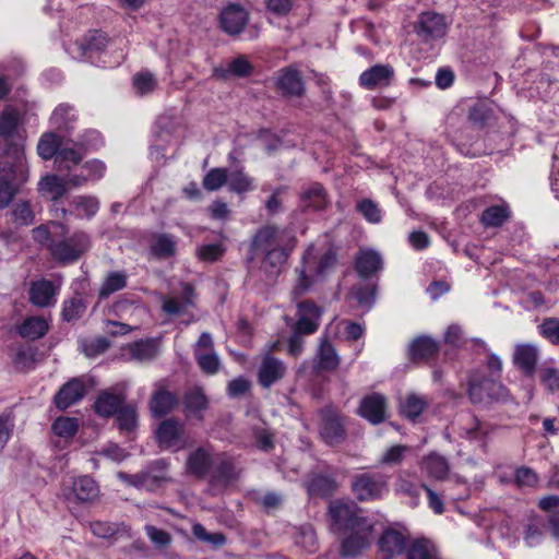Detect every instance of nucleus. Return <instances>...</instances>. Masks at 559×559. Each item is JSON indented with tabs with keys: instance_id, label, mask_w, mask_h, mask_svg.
I'll return each instance as SVG.
<instances>
[{
	"instance_id": "41",
	"label": "nucleus",
	"mask_w": 559,
	"mask_h": 559,
	"mask_svg": "<svg viewBox=\"0 0 559 559\" xmlns=\"http://www.w3.org/2000/svg\"><path fill=\"white\" fill-rule=\"evenodd\" d=\"M227 185L230 191L241 194L254 189V179L245 174L243 169H237L228 173Z\"/></svg>"
},
{
	"instance_id": "7",
	"label": "nucleus",
	"mask_w": 559,
	"mask_h": 559,
	"mask_svg": "<svg viewBox=\"0 0 559 559\" xmlns=\"http://www.w3.org/2000/svg\"><path fill=\"white\" fill-rule=\"evenodd\" d=\"M453 428L459 436L467 437L480 445H485L486 438L491 432V426L488 423L479 420L471 413L461 414L453 423Z\"/></svg>"
},
{
	"instance_id": "22",
	"label": "nucleus",
	"mask_w": 559,
	"mask_h": 559,
	"mask_svg": "<svg viewBox=\"0 0 559 559\" xmlns=\"http://www.w3.org/2000/svg\"><path fill=\"white\" fill-rule=\"evenodd\" d=\"M382 269L380 253L372 249H361L356 257V271L360 277L367 278Z\"/></svg>"
},
{
	"instance_id": "64",
	"label": "nucleus",
	"mask_w": 559,
	"mask_h": 559,
	"mask_svg": "<svg viewBox=\"0 0 559 559\" xmlns=\"http://www.w3.org/2000/svg\"><path fill=\"white\" fill-rule=\"evenodd\" d=\"M550 188L555 197L559 199V142L555 147L552 156V167L550 173Z\"/></svg>"
},
{
	"instance_id": "61",
	"label": "nucleus",
	"mask_w": 559,
	"mask_h": 559,
	"mask_svg": "<svg viewBox=\"0 0 559 559\" xmlns=\"http://www.w3.org/2000/svg\"><path fill=\"white\" fill-rule=\"evenodd\" d=\"M539 378L548 391L559 390V370L557 368L543 366L539 370Z\"/></svg>"
},
{
	"instance_id": "63",
	"label": "nucleus",
	"mask_w": 559,
	"mask_h": 559,
	"mask_svg": "<svg viewBox=\"0 0 559 559\" xmlns=\"http://www.w3.org/2000/svg\"><path fill=\"white\" fill-rule=\"evenodd\" d=\"M353 488L355 490L358 489H378V487L382 486L381 477L379 475L365 473L358 475L354 483Z\"/></svg>"
},
{
	"instance_id": "52",
	"label": "nucleus",
	"mask_w": 559,
	"mask_h": 559,
	"mask_svg": "<svg viewBox=\"0 0 559 559\" xmlns=\"http://www.w3.org/2000/svg\"><path fill=\"white\" fill-rule=\"evenodd\" d=\"M116 414L120 430L131 432L136 427L138 414L134 406H122Z\"/></svg>"
},
{
	"instance_id": "20",
	"label": "nucleus",
	"mask_w": 559,
	"mask_h": 559,
	"mask_svg": "<svg viewBox=\"0 0 559 559\" xmlns=\"http://www.w3.org/2000/svg\"><path fill=\"white\" fill-rule=\"evenodd\" d=\"M538 356L539 350L537 346L533 344H519L514 349L513 362L525 374L532 376L535 372Z\"/></svg>"
},
{
	"instance_id": "34",
	"label": "nucleus",
	"mask_w": 559,
	"mask_h": 559,
	"mask_svg": "<svg viewBox=\"0 0 559 559\" xmlns=\"http://www.w3.org/2000/svg\"><path fill=\"white\" fill-rule=\"evenodd\" d=\"M510 216V209L506 203L491 205L484 210L480 222L485 227H499Z\"/></svg>"
},
{
	"instance_id": "13",
	"label": "nucleus",
	"mask_w": 559,
	"mask_h": 559,
	"mask_svg": "<svg viewBox=\"0 0 559 559\" xmlns=\"http://www.w3.org/2000/svg\"><path fill=\"white\" fill-rule=\"evenodd\" d=\"M156 439L160 448L180 449L183 447L182 425L177 420L167 419L156 429Z\"/></svg>"
},
{
	"instance_id": "42",
	"label": "nucleus",
	"mask_w": 559,
	"mask_h": 559,
	"mask_svg": "<svg viewBox=\"0 0 559 559\" xmlns=\"http://www.w3.org/2000/svg\"><path fill=\"white\" fill-rule=\"evenodd\" d=\"M252 66L245 56H239L231 60L227 69L216 68L214 70L215 75L226 79L228 74L235 76H247L251 73Z\"/></svg>"
},
{
	"instance_id": "14",
	"label": "nucleus",
	"mask_w": 559,
	"mask_h": 559,
	"mask_svg": "<svg viewBox=\"0 0 559 559\" xmlns=\"http://www.w3.org/2000/svg\"><path fill=\"white\" fill-rule=\"evenodd\" d=\"M128 478V484L132 486H168L171 484V479L167 475L164 460L156 461L145 474L141 476H130Z\"/></svg>"
},
{
	"instance_id": "59",
	"label": "nucleus",
	"mask_w": 559,
	"mask_h": 559,
	"mask_svg": "<svg viewBox=\"0 0 559 559\" xmlns=\"http://www.w3.org/2000/svg\"><path fill=\"white\" fill-rule=\"evenodd\" d=\"M194 357L203 372L215 374L219 370L221 361L215 350L198 354Z\"/></svg>"
},
{
	"instance_id": "44",
	"label": "nucleus",
	"mask_w": 559,
	"mask_h": 559,
	"mask_svg": "<svg viewBox=\"0 0 559 559\" xmlns=\"http://www.w3.org/2000/svg\"><path fill=\"white\" fill-rule=\"evenodd\" d=\"M74 213L80 218H91L99 210V202L95 197L80 195L73 199Z\"/></svg>"
},
{
	"instance_id": "2",
	"label": "nucleus",
	"mask_w": 559,
	"mask_h": 559,
	"mask_svg": "<svg viewBox=\"0 0 559 559\" xmlns=\"http://www.w3.org/2000/svg\"><path fill=\"white\" fill-rule=\"evenodd\" d=\"M297 245L295 235L274 225H265L252 237L250 251L261 257V267L272 276L278 275Z\"/></svg>"
},
{
	"instance_id": "28",
	"label": "nucleus",
	"mask_w": 559,
	"mask_h": 559,
	"mask_svg": "<svg viewBox=\"0 0 559 559\" xmlns=\"http://www.w3.org/2000/svg\"><path fill=\"white\" fill-rule=\"evenodd\" d=\"M68 185H71L69 178L63 179L56 175H49L38 182V191L43 197L57 201L67 192Z\"/></svg>"
},
{
	"instance_id": "11",
	"label": "nucleus",
	"mask_w": 559,
	"mask_h": 559,
	"mask_svg": "<svg viewBox=\"0 0 559 559\" xmlns=\"http://www.w3.org/2000/svg\"><path fill=\"white\" fill-rule=\"evenodd\" d=\"M448 24L443 15L424 12L418 21L416 32L425 40L441 38L445 35Z\"/></svg>"
},
{
	"instance_id": "39",
	"label": "nucleus",
	"mask_w": 559,
	"mask_h": 559,
	"mask_svg": "<svg viewBox=\"0 0 559 559\" xmlns=\"http://www.w3.org/2000/svg\"><path fill=\"white\" fill-rule=\"evenodd\" d=\"M437 343L432 338L426 336L416 338L411 344L409 348L413 360L427 359L433 356L437 353Z\"/></svg>"
},
{
	"instance_id": "36",
	"label": "nucleus",
	"mask_w": 559,
	"mask_h": 559,
	"mask_svg": "<svg viewBox=\"0 0 559 559\" xmlns=\"http://www.w3.org/2000/svg\"><path fill=\"white\" fill-rule=\"evenodd\" d=\"M128 275L126 272L114 271L107 274L100 288L99 298L106 299L111 294L123 289L127 286Z\"/></svg>"
},
{
	"instance_id": "60",
	"label": "nucleus",
	"mask_w": 559,
	"mask_h": 559,
	"mask_svg": "<svg viewBox=\"0 0 559 559\" xmlns=\"http://www.w3.org/2000/svg\"><path fill=\"white\" fill-rule=\"evenodd\" d=\"M353 297L358 305L369 310L374 304V288L369 286H355L352 290Z\"/></svg>"
},
{
	"instance_id": "32",
	"label": "nucleus",
	"mask_w": 559,
	"mask_h": 559,
	"mask_svg": "<svg viewBox=\"0 0 559 559\" xmlns=\"http://www.w3.org/2000/svg\"><path fill=\"white\" fill-rule=\"evenodd\" d=\"M48 331V323L43 317H29L19 326V334L24 338L37 340Z\"/></svg>"
},
{
	"instance_id": "3",
	"label": "nucleus",
	"mask_w": 559,
	"mask_h": 559,
	"mask_svg": "<svg viewBox=\"0 0 559 559\" xmlns=\"http://www.w3.org/2000/svg\"><path fill=\"white\" fill-rule=\"evenodd\" d=\"M336 253L328 243L308 246L297 267V282L293 289L295 296L307 293L314 284L322 282L334 269Z\"/></svg>"
},
{
	"instance_id": "26",
	"label": "nucleus",
	"mask_w": 559,
	"mask_h": 559,
	"mask_svg": "<svg viewBox=\"0 0 559 559\" xmlns=\"http://www.w3.org/2000/svg\"><path fill=\"white\" fill-rule=\"evenodd\" d=\"M123 402L124 395L122 393L104 391L95 401V412L103 417H109L116 414L120 407H122Z\"/></svg>"
},
{
	"instance_id": "40",
	"label": "nucleus",
	"mask_w": 559,
	"mask_h": 559,
	"mask_svg": "<svg viewBox=\"0 0 559 559\" xmlns=\"http://www.w3.org/2000/svg\"><path fill=\"white\" fill-rule=\"evenodd\" d=\"M176 238L168 234L156 235L152 241V253L158 258H169L176 252Z\"/></svg>"
},
{
	"instance_id": "58",
	"label": "nucleus",
	"mask_w": 559,
	"mask_h": 559,
	"mask_svg": "<svg viewBox=\"0 0 559 559\" xmlns=\"http://www.w3.org/2000/svg\"><path fill=\"white\" fill-rule=\"evenodd\" d=\"M538 481L536 472L527 466H520L514 472V484L519 487H536Z\"/></svg>"
},
{
	"instance_id": "45",
	"label": "nucleus",
	"mask_w": 559,
	"mask_h": 559,
	"mask_svg": "<svg viewBox=\"0 0 559 559\" xmlns=\"http://www.w3.org/2000/svg\"><path fill=\"white\" fill-rule=\"evenodd\" d=\"M185 406L190 415L201 418L200 412L207 407V399L200 388H195L186 393Z\"/></svg>"
},
{
	"instance_id": "25",
	"label": "nucleus",
	"mask_w": 559,
	"mask_h": 559,
	"mask_svg": "<svg viewBox=\"0 0 559 559\" xmlns=\"http://www.w3.org/2000/svg\"><path fill=\"white\" fill-rule=\"evenodd\" d=\"M215 462V455H212L204 448H199L189 455L187 467L191 474L195 476H204L212 472V467Z\"/></svg>"
},
{
	"instance_id": "19",
	"label": "nucleus",
	"mask_w": 559,
	"mask_h": 559,
	"mask_svg": "<svg viewBox=\"0 0 559 559\" xmlns=\"http://www.w3.org/2000/svg\"><path fill=\"white\" fill-rule=\"evenodd\" d=\"M298 320L296 328L298 332L311 334L316 332L319 326L321 310L312 301H304L297 305Z\"/></svg>"
},
{
	"instance_id": "1",
	"label": "nucleus",
	"mask_w": 559,
	"mask_h": 559,
	"mask_svg": "<svg viewBox=\"0 0 559 559\" xmlns=\"http://www.w3.org/2000/svg\"><path fill=\"white\" fill-rule=\"evenodd\" d=\"M330 528L342 536L341 555L355 558L369 548L374 538V521L353 501L336 500L329 507Z\"/></svg>"
},
{
	"instance_id": "33",
	"label": "nucleus",
	"mask_w": 559,
	"mask_h": 559,
	"mask_svg": "<svg viewBox=\"0 0 559 559\" xmlns=\"http://www.w3.org/2000/svg\"><path fill=\"white\" fill-rule=\"evenodd\" d=\"M175 404V395L160 389L153 394L150 401V409L153 416L162 417L170 412Z\"/></svg>"
},
{
	"instance_id": "43",
	"label": "nucleus",
	"mask_w": 559,
	"mask_h": 559,
	"mask_svg": "<svg viewBox=\"0 0 559 559\" xmlns=\"http://www.w3.org/2000/svg\"><path fill=\"white\" fill-rule=\"evenodd\" d=\"M215 461L212 472L210 473L212 477L223 483H227L237 476V472L231 460L222 455H215Z\"/></svg>"
},
{
	"instance_id": "27",
	"label": "nucleus",
	"mask_w": 559,
	"mask_h": 559,
	"mask_svg": "<svg viewBox=\"0 0 559 559\" xmlns=\"http://www.w3.org/2000/svg\"><path fill=\"white\" fill-rule=\"evenodd\" d=\"M106 166L98 159L86 162L81 168L80 174L69 177L71 186L79 187L86 181H96L105 175Z\"/></svg>"
},
{
	"instance_id": "24",
	"label": "nucleus",
	"mask_w": 559,
	"mask_h": 559,
	"mask_svg": "<svg viewBox=\"0 0 559 559\" xmlns=\"http://www.w3.org/2000/svg\"><path fill=\"white\" fill-rule=\"evenodd\" d=\"M182 296L167 297L163 300V310L168 314H180L183 313L190 306H193L194 288L188 283L181 284Z\"/></svg>"
},
{
	"instance_id": "9",
	"label": "nucleus",
	"mask_w": 559,
	"mask_h": 559,
	"mask_svg": "<svg viewBox=\"0 0 559 559\" xmlns=\"http://www.w3.org/2000/svg\"><path fill=\"white\" fill-rule=\"evenodd\" d=\"M249 21V13L239 4H229L219 14V26L228 35L240 34Z\"/></svg>"
},
{
	"instance_id": "10",
	"label": "nucleus",
	"mask_w": 559,
	"mask_h": 559,
	"mask_svg": "<svg viewBox=\"0 0 559 559\" xmlns=\"http://www.w3.org/2000/svg\"><path fill=\"white\" fill-rule=\"evenodd\" d=\"M286 373L283 360L264 353L258 371V381L263 388H270L280 381Z\"/></svg>"
},
{
	"instance_id": "48",
	"label": "nucleus",
	"mask_w": 559,
	"mask_h": 559,
	"mask_svg": "<svg viewBox=\"0 0 559 559\" xmlns=\"http://www.w3.org/2000/svg\"><path fill=\"white\" fill-rule=\"evenodd\" d=\"M130 353L140 361L151 360L157 355L158 345L153 340L139 341L131 345Z\"/></svg>"
},
{
	"instance_id": "16",
	"label": "nucleus",
	"mask_w": 559,
	"mask_h": 559,
	"mask_svg": "<svg viewBox=\"0 0 559 559\" xmlns=\"http://www.w3.org/2000/svg\"><path fill=\"white\" fill-rule=\"evenodd\" d=\"M276 85L286 96H301L305 92L300 72L293 66L278 71Z\"/></svg>"
},
{
	"instance_id": "57",
	"label": "nucleus",
	"mask_w": 559,
	"mask_h": 559,
	"mask_svg": "<svg viewBox=\"0 0 559 559\" xmlns=\"http://www.w3.org/2000/svg\"><path fill=\"white\" fill-rule=\"evenodd\" d=\"M133 86L139 95H147L156 87L155 76L150 72H140L133 76Z\"/></svg>"
},
{
	"instance_id": "30",
	"label": "nucleus",
	"mask_w": 559,
	"mask_h": 559,
	"mask_svg": "<svg viewBox=\"0 0 559 559\" xmlns=\"http://www.w3.org/2000/svg\"><path fill=\"white\" fill-rule=\"evenodd\" d=\"M340 364L338 355L332 344L323 340L320 343L316 357V368L323 370H333Z\"/></svg>"
},
{
	"instance_id": "5",
	"label": "nucleus",
	"mask_w": 559,
	"mask_h": 559,
	"mask_svg": "<svg viewBox=\"0 0 559 559\" xmlns=\"http://www.w3.org/2000/svg\"><path fill=\"white\" fill-rule=\"evenodd\" d=\"M487 369L489 371L488 377H478L477 373H473L468 380V395L473 403H480L485 399H492L495 396V389H502L497 383L502 371V361L500 357L490 353L487 358Z\"/></svg>"
},
{
	"instance_id": "35",
	"label": "nucleus",
	"mask_w": 559,
	"mask_h": 559,
	"mask_svg": "<svg viewBox=\"0 0 559 559\" xmlns=\"http://www.w3.org/2000/svg\"><path fill=\"white\" fill-rule=\"evenodd\" d=\"M61 138L56 132H46L44 133L37 144V153L38 155L45 159L49 160L52 157L56 158L57 154L61 148Z\"/></svg>"
},
{
	"instance_id": "23",
	"label": "nucleus",
	"mask_w": 559,
	"mask_h": 559,
	"mask_svg": "<svg viewBox=\"0 0 559 559\" xmlns=\"http://www.w3.org/2000/svg\"><path fill=\"white\" fill-rule=\"evenodd\" d=\"M320 435L322 440L329 445L337 444L344 440L343 425L336 414H324Z\"/></svg>"
},
{
	"instance_id": "53",
	"label": "nucleus",
	"mask_w": 559,
	"mask_h": 559,
	"mask_svg": "<svg viewBox=\"0 0 559 559\" xmlns=\"http://www.w3.org/2000/svg\"><path fill=\"white\" fill-rule=\"evenodd\" d=\"M12 218L17 226L32 225L35 221V214L28 202L21 201L15 203L12 210Z\"/></svg>"
},
{
	"instance_id": "15",
	"label": "nucleus",
	"mask_w": 559,
	"mask_h": 559,
	"mask_svg": "<svg viewBox=\"0 0 559 559\" xmlns=\"http://www.w3.org/2000/svg\"><path fill=\"white\" fill-rule=\"evenodd\" d=\"M378 545L383 558L392 559L404 551L406 537L403 532L390 527L381 534Z\"/></svg>"
},
{
	"instance_id": "62",
	"label": "nucleus",
	"mask_w": 559,
	"mask_h": 559,
	"mask_svg": "<svg viewBox=\"0 0 559 559\" xmlns=\"http://www.w3.org/2000/svg\"><path fill=\"white\" fill-rule=\"evenodd\" d=\"M192 533L193 535L202 540V542H205V543H209V544H212L214 546H222L225 544L226 542V538L223 534L221 533H207L206 530L204 528L203 525H201L200 523H195L193 526H192Z\"/></svg>"
},
{
	"instance_id": "55",
	"label": "nucleus",
	"mask_w": 559,
	"mask_h": 559,
	"mask_svg": "<svg viewBox=\"0 0 559 559\" xmlns=\"http://www.w3.org/2000/svg\"><path fill=\"white\" fill-rule=\"evenodd\" d=\"M357 211L364 218L371 224H379L382 219V213L376 202L370 199H364L357 203Z\"/></svg>"
},
{
	"instance_id": "46",
	"label": "nucleus",
	"mask_w": 559,
	"mask_h": 559,
	"mask_svg": "<svg viewBox=\"0 0 559 559\" xmlns=\"http://www.w3.org/2000/svg\"><path fill=\"white\" fill-rule=\"evenodd\" d=\"M407 559H441L436 547L425 539L414 542L407 550Z\"/></svg>"
},
{
	"instance_id": "51",
	"label": "nucleus",
	"mask_w": 559,
	"mask_h": 559,
	"mask_svg": "<svg viewBox=\"0 0 559 559\" xmlns=\"http://www.w3.org/2000/svg\"><path fill=\"white\" fill-rule=\"evenodd\" d=\"M86 310V305L82 298L73 297L63 301L62 318L71 322L80 319Z\"/></svg>"
},
{
	"instance_id": "29",
	"label": "nucleus",
	"mask_w": 559,
	"mask_h": 559,
	"mask_svg": "<svg viewBox=\"0 0 559 559\" xmlns=\"http://www.w3.org/2000/svg\"><path fill=\"white\" fill-rule=\"evenodd\" d=\"M421 471L435 479H443L449 474V463L442 455L430 453L420 464Z\"/></svg>"
},
{
	"instance_id": "21",
	"label": "nucleus",
	"mask_w": 559,
	"mask_h": 559,
	"mask_svg": "<svg viewBox=\"0 0 559 559\" xmlns=\"http://www.w3.org/2000/svg\"><path fill=\"white\" fill-rule=\"evenodd\" d=\"M300 202L304 209L320 211L326 207L329 200L323 186L314 182L302 189Z\"/></svg>"
},
{
	"instance_id": "54",
	"label": "nucleus",
	"mask_w": 559,
	"mask_h": 559,
	"mask_svg": "<svg viewBox=\"0 0 559 559\" xmlns=\"http://www.w3.org/2000/svg\"><path fill=\"white\" fill-rule=\"evenodd\" d=\"M228 181V170L226 168H213L204 176L203 187L207 191H216Z\"/></svg>"
},
{
	"instance_id": "37",
	"label": "nucleus",
	"mask_w": 559,
	"mask_h": 559,
	"mask_svg": "<svg viewBox=\"0 0 559 559\" xmlns=\"http://www.w3.org/2000/svg\"><path fill=\"white\" fill-rule=\"evenodd\" d=\"M109 43L107 35L100 31L88 32L82 43L83 53L91 58L93 53L103 51Z\"/></svg>"
},
{
	"instance_id": "31",
	"label": "nucleus",
	"mask_w": 559,
	"mask_h": 559,
	"mask_svg": "<svg viewBox=\"0 0 559 559\" xmlns=\"http://www.w3.org/2000/svg\"><path fill=\"white\" fill-rule=\"evenodd\" d=\"M75 119V109L69 104H60L50 116V124L59 131L69 130Z\"/></svg>"
},
{
	"instance_id": "18",
	"label": "nucleus",
	"mask_w": 559,
	"mask_h": 559,
	"mask_svg": "<svg viewBox=\"0 0 559 559\" xmlns=\"http://www.w3.org/2000/svg\"><path fill=\"white\" fill-rule=\"evenodd\" d=\"M359 414L371 424H380L385 419V399L373 393L364 397L360 402Z\"/></svg>"
},
{
	"instance_id": "49",
	"label": "nucleus",
	"mask_w": 559,
	"mask_h": 559,
	"mask_svg": "<svg viewBox=\"0 0 559 559\" xmlns=\"http://www.w3.org/2000/svg\"><path fill=\"white\" fill-rule=\"evenodd\" d=\"M82 159V153L74 148H61L55 158L59 171L71 170Z\"/></svg>"
},
{
	"instance_id": "47",
	"label": "nucleus",
	"mask_w": 559,
	"mask_h": 559,
	"mask_svg": "<svg viewBox=\"0 0 559 559\" xmlns=\"http://www.w3.org/2000/svg\"><path fill=\"white\" fill-rule=\"evenodd\" d=\"M428 402L424 396L409 394L401 404V412L405 417L414 420L425 411Z\"/></svg>"
},
{
	"instance_id": "12",
	"label": "nucleus",
	"mask_w": 559,
	"mask_h": 559,
	"mask_svg": "<svg viewBox=\"0 0 559 559\" xmlns=\"http://www.w3.org/2000/svg\"><path fill=\"white\" fill-rule=\"evenodd\" d=\"M394 76V69L390 64H376L365 70L359 75L361 87L372 91L378 87L389 86Z\"/></svg>"
},
{
	"instance_id": "8",
	"label": "nucleus",
	"mask_w": 559,
	"mask_h": 559,
	"mask_svg": "<svg viewBox=\"0 0 559 559\" xmlns=\"http://www.w3.org/2000/svg\"><path fill=\"white\" fill-rule=\"evenodd\" d=\"M93 385L90 378H73L61 386L55 395V404L57 408L64 411L68 407L80 402L86 394L87 388Z\"/></svg>"
},
{
	"instance_id": "6",
	"label": "nucleus",
	"mask_w": 559,
	"mask_h": 559,
	"mask_svg": "<svg viewBox=\"0 0 559 559\" xmlns=\"http://www.w3.org/2000/svg\"><path fill=\"white\" fill-rule=\"evenodd\" d=\"M91 248L87 234L78 231L70 237L49 245V251L55 260L62 263H72L79 260Z\"/></svg>"
},
{
	"instance_id": "4",
	"label": "nucleus",
	"mask_w": 559,
	"mask_h": 559,
	"mask_svg": "<svg viewBox=\"0 0 559 559\" xmlns=\"http://www.w3.org/2000/svg\"><path fill=\"white\" fill-rule=\"evenodd\" d=\"M0 163V209L7 207L21 187L28 180V166L25 159L24 151L21 146H14L12 155L7 154V158Z\"/></svg>"
},
{
	"instance_id": "17",
	"label": "nucleus",
	"mask_w": 559,
	"mask_h": 559,
	"mask_svg": "<svg viewBox=\"0 0 559 559\" xmlns=\"http://www.w3.org/2000/svg\"><path fill=\"white\" fill-rule=\"evenodd\" d=\"M59 287L47 280L33 282L29 288V300L36 307H49L55 305Z\"/></svg>"
},
{
	"instance_id": "50",
	"label": "nucleus",
	"mask_w": 559,
	"mask_h": 559,
	"mask_svg": "<svg viewBox=\"0 0 559 559\" xmlns=\"http://www.w3.org/2000/svg\"><path fill=\"white\" fill-rule=\"evenodd\" d=\"M52 431L61 438H72L79 429L76 418L61 416L55 419L51 426Z\"/></svg>"
},
{
	"instance_id": "56",
	"label": "nucleus",
	"mask_w": 559,
	"mask_h": 559,
	"mask_svg": "<svg viewBox=\"0 0 559 559\" xmlns=\"http://www.w3.org/2000/svg\"><path fill=\"white\" fill-rule=\"evenodd\" d=\"M539 334L554 345H559V318H547L538 325Z\"/></svg>"
},
{
	"instance_id": "38",
	"label": "nucleus",
	"mask_w": 559,
	"mask_h": 559,
	"mask_svg": "<svg viewBox=\"0 0 559 559\" xmlns=\"http://www.w3.org/2000/svg\"><path fill=\"white\" fill-rule=\"evenodd\" d=\"M20 122V111L12 106H7L0 115V135L4 138L13 135Z\"/></svg>"
}]
</instances>
